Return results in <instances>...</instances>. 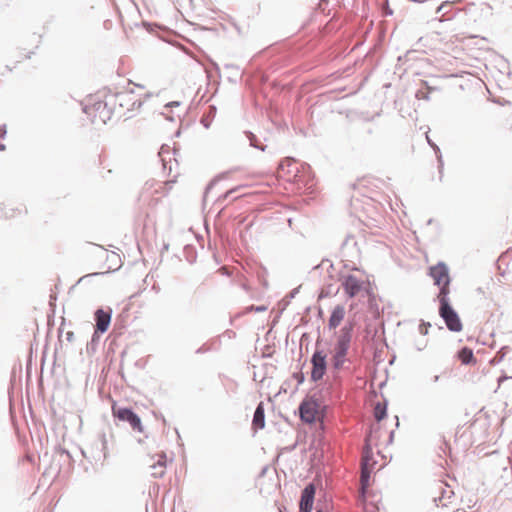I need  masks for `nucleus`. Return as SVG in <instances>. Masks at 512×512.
I'll use <instances>...</instances> for the list:
<instances>
[{"label":"nucleus","instance_id":"obj_1","mask_svg":"<svg viewBox=\"0 0 512 512\" xmlns=\"http://www.w3.org/2000/svg\"><path fill=\"white\" fill-rule=\"evenodd\" d=\"M354 330V324L349 322L346 323L340 331V336L336 343L335 354L333 356V366L335 369L342 368L346 361V355L350 347L352 340V333Z\"/></svg>","mask_w":512,"mask_h":512},{"label":"nucleus","instance_id":"obj_2","mask_svg":"<svg viewBox=\"0 0 512 512\" xmlns=\"http://www.w3.org/2000/svg\"><path fill=\"white\" fill-rule=\"evenodd\" d=\"M438 301L439 316L444 321L447 329L451 332H460L463 328V325L459 314L450 303L449 296L445 297V293L443 292V297L439 298Z\"/></svg>","mask_w":512,"mask_h":512},{"label":"nucleus","instance_id":"obj_3","mask_svg":"<svg viewBox=\"0 0 512 512\" xmlns=\"http://www.w3.org/2000/svg\"><path fill=\"white\" fill-rule=\"evenodd\" d=\"M428 275L433 279L434 285L439 287L437 298L439 299L443 297V292L445 293V297H448L450 294L451 283L448 265L440 261L429 268Z\"/></svg>","mask_w":512,"mask_h":512},{"label":"nucleus","instance_id":"obj_4","mask_svg":"<svg viewBox=\"0 0 512 512\" xmlns=\"http://www.w3.org/2000/svg\"><path fill=\"white\" fill-rule=\"evenodd\" d=\"M83 112L91 117L92 123L106 124L113 116V113L104 100H97L93 103L85 104L83 106Z\"/></svg>","mask_w":512,"mask_h":512},{"label":"nucleus","instance_id":"obj_5","mask_svg":"<svg viewBox=\"0 0 512 512\" xmlns=\"http://www.w3.org/2000/svg\"><path fill=\"white\" fill-rule=\"evenodd\" d=\"M113 414L120 421L129 423L133 430H135L139 433L144 432L141 418L139 417L138 414H136L134 412V410L132 408H128V407H123V408H119V409L113 408Z\"/></svg>","mask_w":512,"mask_h":512},{"label":"nucleus","instance_id":"obj_6","mask_svg":"<svg viewBox=\"0 0 512 512\" xmlns=\"http://www.w3.org/2000/svg\"><path fill=\"white\" fill-rule=\"evenodd\" d=\"M142 104L143 101L136 98L132 90L119 92V107L126 112L124 116L126 119L131 118L132 112L138 110Z\"/></svg>","mask_w":512,"mask_h":512},{"label":"nucleus","instance_id":"obj_7","mask_svg":"<svg viewBox=\"0 0 512 512\" xmlns=\"http://www.w3.org/2000/svg\"><path fill=\"white\" fill-rule=\"evenodd\" d=\"M319 403L314 398L304 399L299 407V417L301 421L307 424H312L316 420V414L318 412Z\"/></svg>","mask_w":512,"mask_h":512},{"label":"nucleus","instance_id":"obj_8","mask_svg":"<svg viewBox=\"0 0 512 512\" xmlns=\"http://www.w3.org/2000/svg\"><path fill=\"white\" fill-rule=\"evenodd\" d=\"M311 380L317 382L323 378L327 370L326 355L323 351L316 350L311 357Z\"/></svg>","mask_w":512,"mask_h":512},{"label":"nucleus","instance_id":"obj_9","mask_svg":"<svg viewBox=\"0 0 512 512\" xmlns=\"http://www.w3.org/2000/svg\"><path fill=\"white\" fill-rule=\"evenodd\" d=\"M112 310L108 309L107 311L99 308L95 311V329L96 333L103 334L105 333L111 323Z\"/></svg>","mask_w":512,"mask_h":512},{"label":"nucleus","instance_id":"obj_10","mask_svg":"<svg viewBox=\"0 0 512 512\" xmlns=\"http://www.w3.org/2000/svg\"><path fill=\"white\" fill-rule=\"evenodd\" d=\"M315 498V486L308 484L302 490L301 499L299 504L300 512H311L313 509V503Z\"/></svg>","mask_w":512,"mask_h":512},{"label":"nucleus","instance_id":"obj_11","mask_svg":"<svg viewBox=\"0 0 512 512\" xmlns=\"http://www.w3.org/2000/svg\"><path fill=\"white\" fill-rule=\"evenodd\" d=\"M342 286L349 298L355 297L362 289V282L352 274L343 277Z\"/></svg>","mask_w":512,"mask_h":512},{"label":"nucleus","instance_id":"obj_12","mask_svg":"<svg viewBox=\"0 0 512 512\" xmlns=\"http://www.w3.org/2000/svg\"><path fill=\"white\" fill-rule=\"evenodd\" d=\"M166 462L167 458L165 453L162 452L157 454V460L149 465L151 476L154 478L163 477L165 474Z\"/></svg>","mask_w":512,"mask_h":512},{"label":"nucleus","instance_id":"obj_13","mask_svg":"<svg viewBox=\"0 0 512 512\" xmlns=\"http://www.w3.org/2000/svg\"><path fill=\"white\" fill-rule=\"evenodd\" d=\"M368 456L364 455L361 463V475H360V493L362 497H365L367 488L369 486L370 471L368 469Z\"/></svg>","mask_w":512,"mask_h":512},{"label":"nucleus","instance_id":"obj_14","mask_svg":"<svg viewBox=\"0 0 512 512\" xmlns=\"http://www.w3.org/2000/svg\"><path fill=\"white\" fill-rule=\"evenodd\" d=\"M341 251L344 257L354 258L359 254L357 242L352 235H348L341 245Z\"/></svg>","mask_w":512,"mask_h":512},{"label":"nucleus","instance_id":"obj_15","mask_svg":"<svg viewBox=\"0 0 512 512\" xmlns=\"http://www.w3.org/2000/svg\"><path fill=\"white\" fill-rule=\"evenodd\" d=\"M104 102L107 103V106L113 113V115H117L118 117H123L126 115V112L119 107V92L109 93L105 95Z\"/></svg>","mask_w":512,"mask_h":512},{"label":"nucleus","instance_id":"obj_16","mask_svg":"<svg viewBox=\"0 0 512 512\" xmlns=\"http://www.w3.org/2000/svg\"><path fill=\"white\" fill-rule=\"evenodd\" d=\"M345 316V309L342 305H337L334 307V309L331 312V315L329 317L328 321V327L329 329H335L340 325L342 320Z\"/></svg>","mask_w":512,"mask_h":512},{"label":"nucleus","instance_id":"obj_17","mask_svg":"<svg viewBox=\"0 0 512 512\" xmlns=\"http://www.w3.org/2000/svg\"><path fill=\"white\" fill-rule=\"evenodd\" d=\"M252 425L255 429H263L265 427V410L263 402H260L254 411Z\"/></svg>","mask_w":512,"mask_h":512},{"label":"nucleus","instance_id":"obj_18","mask_svg":"<svg viewBox=\"0 0 512 512\" xmlns=\"http://www.w3.org/2000/svg\"><path fill=\"white\" fill-rule=\"evenodd\" d=\"M458 359L461 361L462 364L468 365L471 363H475V357L473 354L472 349L469 347H463L458 351Z\"/></svg>","mask_w":512,"mask_h":512},{"label":"nucleus","instance_id":"obj_19","mask_svg":"<svg viewBox=\"0 0 512 512\" xmlns=\"http://www.w3.org/2000/svg\"><path fill=\"white\" fill-rule=\"evenodd\" d=\"M94 445L96 446L97 449L100 450L103 458L106 459L108 456V448H107V438H106V434L104 432H101L98 434L97 440L95 441Z\"/></svg>","mask_w":512,"mask_h":512},{"label":"nucleus","instance_id":"obj_20","mask_svg":"<svg viewBox=\"0 0 512 512\" xmlns=\"http://www.w3.org/2000/svg\"><path fill=\"white\" fill-rule=\"evenodd\" d=\"M387 415V406L386 404L382 405L381 403H377L374 407V418L380 422Z\"/></svg>","mask_w":512,"mask_h":512},{"label":"nucleus","instance_id":"obj_21","mask_svg":"<svg viewBox=\"0 0 512 512\" xmlns=\"http://www.w3.org/2000/svg\"><path fill=\"white\" fill-rule=\"evenodd\" d=\"M426 138H427L428 144L434 149V151L436 153V156H437L438 162H439V173L442 175L443 160H442L440 148L434 142H432V140H430L428 135H426Z\"/></svg>","mask_w":512,"mask_h":512},{"label":"nucleus","instance_id":"obj_22","mask_svg":"<svg viewBox=\"0 0 512 512\" xmlns=\"http://www.w3.org/2000/svg\"><path fill=\"white\" fill-rule=\"evenodd\" d=\"M245 134L249 140L250 146H252L258 150H261L263 152L266 150L267 146L259 145L257 143V137L252 132L247 131V132H245Z\"/></svg>","mask_w":512,"mask_h":512},{"label":"nucleus","instance_id":"obj_23","mask_svg":"<svg viewBox=\"0 0 512 512\" xmlns=\"http://www.w3.org/2000/svg\"><path fill=\"white\" fill-rule=\"evenodd\" d=\"M292 377L297 381L298 386L303 384L305 381V374L302 371V367L300 368L299 371L294 372Z\"/></svg>","mask_w":512,"mask_h":512},{"label":"nucleus","instance_id":"obj_24","mask_svg":"<svg viewBox=\"0 0 512 512\" xmlns=\"http://www.w3.org/2000/svg\"><path fill=\"white\" fill-rule=\"evenodd\" d=\"M431 326L429 322L422 321L419 325V333L423 336L428 334V328Z\"/></svg>","mask_w":512,"mask_h":512},{"label":"nucleus","instance_id":"obj_25","mask_svg":"<svg viewBox=\"0 0 512 512\" xmlns=\"http://www.w3.org/2000/svg\"><path fill=\"white\" fill-rule=\"evenodd\" d=\"M103 273H99V272H95V273H89V274H86L82 277L79 278V280L77 281V284H80L82 283L83 281H85L86 279L88 278H91V277H95V276H99V275H102Z\"/></svg>","mask_w":512,"mask_h":512},{"label":"nucleus","instance_id":"obj_26","mask_svg":"<svg viewBox=\"0 0 512 512\" xmlns=\"http://www.w3.org/2000/svg\"><path fill=\"white\" fill-rule=\"evenodd\" d=\"M210 350H211L210 346H208L207 344H203L198 349H196L195 353L196 354H204V353L209 352Z\"/></svg>","mask_w":512,"mask_h":512},{"label":"nucleus","instance_id":"obj_27","mask_svg":"<svg viewBox=\"0 0 512 512\" xmlns=\"http://www.w3.org/2000/svg\"><path fill=\"white\" fill-rule=\"evenodd\" d=\"M416 96L418 98H420V99H425V100H429L430 99L429 93L425 92V91H422V90L417 91Z\"/></svg>","mask_w":512,"mask_h":512},{"label":"nucleus","instance_id":"obj_28","mask_svg":"<svg viewBox=\"0 0 512 512\" xmlns=\"http://www.w3.org/2000/svg\"><path fill=\"white\" fill-rule=\"evenodd\" d=\"M450 6V3L448 1L446 2H443L442 4H440L439 6H437L436 8V13L439 14L441 13L442 11H445V8L446 7H449Z\"/></svg>","mask_w":512,"mask_h":512},{"label":"nucleus","instance_id":"obj_29","mask_svg":"<svg viewBox=\"0 0 512 512\" xmlns=\"http://www.w3.org/2000/svg\"><path fill=\"white\" fill-rule=\"evenodd\" d=\"M239 189V187H235V188H232L230 190H228L225 194H223V198L224 199H227L229 198L230 196H232L237 190Z\"/></svg>","mask_w":512,"mask_h":512},{"label":"nucleus","instance_id":"obj_30","mask_svg":"<svg viewBox=\"0 0 512 512\" xmlns=\"http://www.w3.org/2000/svg\"><path fill=\"white\" fill-rule=\"evenodd\" d=\"M267 307L264 306V305H261V306H252L251 307V310H254L256 312H264L266 311Z\"/></svg>","mask_w":512,"mask_h":512},{"label":"nucleus","instance_id":"obj_31","mask_svg":"<svg viewBox=\"0 0 512 512\" xmlns=\"http://www.w3.org/2000/svg\"><path fill=\"white\" fill-rule=\"evenodd\" d=\"M180 102L179 101H172V102H169L165 105V107L167 108H171V107H178L180 106Z\"/></svg>","mask_w":512,"mask_h":512},{"label":"nucleus","instance_id":"obj_32","mask_svg":"<svg viewBox=\"0 0 512 512\" xmlns=\"http://www.w3.org/2000/svg\"><path fill=\"white\" fill-rule=\"evenodd\" d=\"M99 334L100 333H96V330L94 331L91 339V344L97 343L99 341Z\"/></svg>","mask_w":512,"mask_h":512},{"label":"nucleus","instance_id":"obj_33","mask_svg":"<svg viewBox=\"0 0 512 512\" xmlns=\"http://www.w3.org/2000/svg\"><path fill=\"white\" fill-rule=\"evenodd\" d=\"M66 340L68 342H72L74 340V333L72 331L66 333Z\"/></svg>","mask_w":512,"mask_h":512},{"label":"nucleus","instance_id":"obj_34","mask_svg":"<svg viewBox=\"0 0 512 512\" xmlns=\"http://www.w3.org/2000/svg\"><path fill=\"white\" fill-rule=\"evenodd\" d=\"M507 349H508V347H507V346H503V347L498 351V353H497V354H499L500 359H502V358L505 356V350H507Z\"/></svg>","mask_w":512,"mask_h":512},{"label":"nucleus","instance_id":"obj_35","mask_svg":"<svg viewBox=\"0 0 512 512\" xmlns=\"http://www.w3.org/2000/svg\"><path fill=\"white\" fill-rule=\"evenodd\" d=\"M507 349H508V347H507V346H503V347L498 351V353H497V354H499L500 359H502V358L505 356V350H507Z\"/></svg>","mask_w":512,"mask_h":512},{"label":"nucleus","instance_id":"obj_36","mask_svg":"<svg viewBox=\"0 0 512 512\" xmlns=\"http://www.w3.org/2000/svg\"><path fill=\"white\" fill-rule=\"evenodd\" d=\"M507 349H508V347H507V346H503V347L498 351V353H497V354H499L500 359H502V358L505 356V350H507Z\"/></svg>","mask_w":512,"mask_h":512},{"label":"nucleus","instance_id":"obj_37","mask_svg":"<svg viewBox=\"0 0 512 512\" xmlns=\"http://www.w3.org/2000/svg\"><path fill=\"white\" fill-rule=\"evenodd\" d=\"M6 133H7V131H6L5 125L4 126H0V138H4Z\"/></svg>","mask_w":512,"mask_h":512},{"label":"nucleus","instance_id":"obj_38","mask_svg":"<svg viewBox=\"0 0 512 512\" xmlns=\"http://www.w3.org/2000/svg\"><path fill=\"white\" fill-rule=\"evenodd\" d=\"M508 379H512V377H508V376H505V375H504V376L499 377V378H498V383H499V385H500L503 381L508 380Z\"/></svg>","mask_w":512,"mask_h":512},{"label":"nucleus","instance_id":"obj_39","mask_svg":"<svg viewBox=\"0 0 512 512\" xmlns=\"http://www.w3.org/2000/svg\"><path fill=\"white\" fill-rule=\"evenodd\" d=\"M297 292H298V288L293 289V290L290 292V295H289V296H290V298H294Z\"/></svg>","mask_w":512,"mask_h":512},{"label":"nucleus","instance_id":"obj_40","mask_svg":"<svg viewBox=\"0 0 512 512\" xmlns=\"http://www.w3.org/2000/svg\"><path fill=\"white\" fill-rule=\"evenodd\" d=\"M169 147L162 146L159 155H162L164 152L168 151Z\"/></svg>","mask_w":512,"mask_h":512},{"label":"nucleus","instance_id":"obj_41","mask_svg":"<svg viewBox=\"0 0 512 512\" xmlns=\"http://www.w3.org/2000/svg\"><path fill=\"white\" fill-rule=\"evenodd\" d=\"M393 438H394V431H391L390 435H389V443H391L393 441Z\"/></svg>","mask_w":512,"mask_h":512},{"label":"nucleus","instance_id":"obj_42","mask_svg":"<svg viewBox=\"0 0 512 512\" xmlns=\"http://www.w3.org/2000/svg\"><path fill=\"white\" fill-rule=\"evenodd\" d=\"M438 380H439V375H435V376L433 377V381H434V382H438Z\"/></svg>","mask_w":512,"mask_h":512},{"label":"nucleus","instance_id":"obj_43","mask_svg":"<svg viewBox=\"0 0 512 512\" xmlns=\"http://www.w3.org/2000/svg\"><path fill=\"white\" fill-rule=\"evenodd\" d=\"M3 150H5V145L0 143V151H3Z\"/></svg>","mask_w":512,"mask_h":512},{"label":"nucleus","instance_id":"obj_44","mask_svg":"<svg viewBox=\"0 0 512 512\" xmlns=\"http://www.w3.org/2000/svg\"><path fill=\"white\" fill-rule=\"evenodd\" d=\"M62 453L66 454L67 456H70L69 452L67 450H65V449H62Z\"/></svg>","mask_w":512,"mask_h":512},{"label":"nucleus","instance_id":"obj_45","mask_svg":"<svg viewBox=\"0 0 512 512\" xmlns=\"http://www.w3.org/2000/svg\"><path fill=\"white\" fill-rule=\"evenodd\" d=\"M424 348V346H421V344H418L417 350L421 351Z\"/></svg>","mask_w":512,"mask_h":512},{"label":"nucleus","instance_id":"obj_46","mask_svg":"<svg viewBox=\"0 0 512 512\" xmlns=\"http://www.w3.org/2000/svg\"><path fill=\"white\" fill-rule=\"evenodd\" d=\"M424 348V346H421V344H418L417 350L421 351Z\"/></svg>","mask_w":512,"mask_h":512},{"label":"nucleus","instance_id":"obj_47","mask_svg":"<svg viewBox=\"0 0 512 512\" xmlns=\"http://www.w3.org/2000/svg\"><path fill=\"white\" fill-rule=\"evenodd\" d=\"M81 453L84 457L88 458V456L86 455V452L84 450H81Z\"/></svg>","mask_w":512,"mask_h":512},{"label":"nucleus","instance_id":"obj_48","mask_svg":"<svg viewBox=\"0 0 512 512\" xmlns=\"http://www.w3.org/2000/svg\"><path fill=\"white\" fill-rule=\"evenodd\" d=\"M395 418H396V427H398L399 426V419H398L397 416Z\"/></svg>","mask_w":512,"mask_h":512},{"label":"nucleus","instance_id":"obj_49","mask_svg":"<svg viewBox=\"0 0 512 512\" xmlns=\"http://www.w3.org/2000/svg\"><path fill=\"white\" fill-rule=\"evenodd\" d=\"M5 69H6L7 71H12V69H11L8 65L5 67Z\"/></svg>","mask_w":512,"mask_h":512},{"label":"nucleus","instance_id":"obj_50","mask_svg":"<svg viewBox=\"0 0 512 512\" xmlns=\"http://www.w3.org/2000/svg\"><path fill=\"white\" fill-rule=\"evenodd\" d=\"M151 96H152V94H151V93H147V94L145 95V97H146V98H149V97H151Z\"/></svg>","mask_w":512,"mask_h":512},{"label":"nucleus","instance_id":"obj_51","mask_svg":"<svg viewBox=\"0 0 512 512\" xmlns=\"http://www.w3.org/2000/svg\"><path fill=\"white\" fill-rule=\"evenodd\" d=\"M326 262L329 263V267H333V264H331L329 260H327Z\"/></svg>","mask_w":512,"mask_h":512},{"label":"nucleus","instance_id":"obj_52","mask_svg":"<svg viewBox=\"0 0 512 512\" xmlns=\"http://www.w3.org/2000/svg\"><path fill=\"white\" fill-rule=\"evenodd\" d=\"M316 512H322V510H317Z\"/></svg>","mask_w":512,"mask_h":512},{"label":"nucleus","instance_id":"obj_53","mask_svg":"<svg viewBox=\"0 0 512 512\" xmlns=\"http://www.w3.org/2000/svg\"><path fill=\"white\" fill-rule=\"evenodd\" d=\"M280 512H282V511L280 510Z\"/></svg>","mask_w":512,"mask_h":512}]
</instances>
